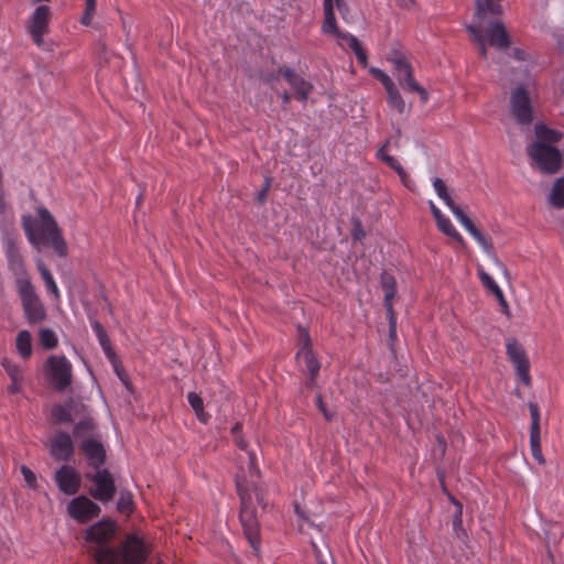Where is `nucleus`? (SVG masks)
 <instances>
[{
    "mask_svg": "<svg viewBox=\"0 0 564 564\" xmlns=\"http://www.w3.org/2000/svg\"><path fill=\"white\" fill-rule=\"evenodd\" d=\"M378 155L391 167L393 169L398 175L400 176L401 181L405 184L408 180V173L402 167V165L393 158L388 154L383 153V148H380L378 151Z\"/></svg>",
    "mask_w": 564,
    "mask_h": 564,
    "instance_id": "40",
    "label": "nucleus"
},
{
    "mask_svg": "<svg viewBox=\"0 0 564 564\" xmlns=\"http://www.w3.org/2000/svg\"><path fill=\"white\" fill-rule=\"evenodd\" d=\"M469 34L473 36L474 41L479 46V54L482 58H487V46H486V40L485 35L481 33V30L479 26H475L473 24H469L466 26Z\"/></svg>",
    "mask_w": 564,
    "mask_h": 564,
    "instance_id": "38",
    "label": "nucleus"
},
{
    "mask_svg": "<svg viewBox=\"0 0 564 564\" xmlns=\"http://www.w3.org/2000/svg\"><path fill=\"white\" fill-rule=\"evenodd\" d=\"M343 0H324V21L322 24V31L325 34L338 33V26L334 14V7L340 3Z\"/></svg>",
    "mask_w": 564,
    "mask_h": 564,
    "instance_id": "25",
    "label": "nucleus"
},
{
    "mask_svg": "<svg viewBox=\"0 0 564 564\" xmlns=\"http://www.w3.org/2000/svg\"><path fill=\"white\" fill-rule=\"evenodd\" d=\"M387 94H388V102H389V105L391 107L397 108V110L400 113L405 112L406 106H405V102H404L401 94L399 93L397 86H393V87H391V89H388Z\"/></svg>",
    "mask_w": 564,
    "mask_h": 564,
    "instance_id": "42",
    "label": "nucleus"
},
{
    "mask_svg": "<svg viewBox=\"0 0 564 564\" xmlns=\"http://www.w3.org/2000/svg\"><path fill=\"white\" fill-rule=\"evenodd\" d=\"M507 355L516 368L518 378L527 387L531 386V377L529 373L530 362L523 347L517 341L516 338H509L506 345Z\"/></svg>",
    "mask_w": 564,
    "mask_h": 564,
    "instance_id": "9",
    "label": "nucleus"
},
{
    "mask_svg": "<svg viewBox=\"0 0 564 564\" xmlns=\"http://www.w3.org/2000/svg\"><path fill=\"white\" fill-rule=\"evenodd\" d=\"M503 12L502 7L498 2H494V0H487L486 3H482L480 0L476 2V12L475 17L482 21L487 13L492 15H501Z\"/></svg>",
    "mask_w": 564,
    "mask_h": 564,
    "instance_id": "30",
    "label": "nucleus"
},
{
    "mask_svg": "<svg viewBox=\"0 0 564 564\" xmlns=\"http://www.w3.org/2000/svg\"><path fill=\"white\" fill-rule=\"evenodd\" d=\"M91 480L96 485V488L90 490V495L95 499L108 502L113 498L117 488L108 469H97Z\"/></svg>",
    "mask_w": 564,
    "mask_h": 564,
    "instance_id": "13",
    "label": "nucleus"
},
{
    "mask_svg": "<svg viewBox=\"0 0 564 564\" xmlns=\"http://www.w3.org/2000/svg\"><path fill=\"white\" fill-rule=\"evenodd\" d=\"M457 220L470 234V236L480 245L487 256L494 252V245L489 237H486L471 221L465 213H456Z\"/></svg>",
    "mask_w": 564,
    "mask_h": 564,
    "instance_id": "20",
    "label": "nucleus"
},
{
    "mask_svg": "<svg viewBox=\"0 0 564 564\" xmlns=\"http://www.w3.org/2000/svg\"><path fill=\"white\" fill-rule=\"evenodd\" d=\"M39 336L40 343L45 349H53L57 346V337L52 329L42 328Z\"/></svg>",
    "mask_w": 564,
    "mask_h": 564,
    "instance_id": "45",
    "label": "nucleus"
},
{
    "mask_svg": "<svg viewBox=\"0 0 564 564\" xmlns=\"http://www.w3.org/2000/svg\"><path fill=\"white\" fill-rule=\"evenodd\" d=\"M372 73L381 82L386 90L391 89V87L395 86L393 80L381 69H373Z\"/></svg>",
    "mask_w": 564,
    "mask_h": 564,
    "instance_id": "52",
    "label": "nucleus"
},
{
    "mask_svg": "<svg viewBox=\"0 0 564 564\" xmlns=\"http://www.w3.org/2000/svg\"><path fill=\"white\" fill-rule=\"evenodd\" d=\"M316 404L327 421H332L334 419L335 414L326 409L323 399L319 394H317L316 397Z\"/></svg>",
    "mask_w": 564,
    "mask_h": 564,
    "instance_id": "56",
    "label": "nucleus"
},
{
    "mask_svg": "<svg viewBox=\"0 0 564 564\" xmlns=\"http://www.w3.org/2000/svg\"><path fill=\"white\" fill-rule=\"evenodd\" d=\"M336 8H337V10L339 11V13H340L341 18H343L344 20L348 21V20H349V8H348V6L344 2V0H343L340 3H338V4L336 6Z\"/></svg>",
    "mask_w": 564,
    "mask_h": 564,
    "instance_id": "59",
    "label": "nucleus"
},
{
    "mask_svg": "<svg viewBox=\"0 0 564 564\" xmlns=\"http://www.w3.org/2000/svg\"><path fill=\"white\" fill-rule=\"evenodd\" d=\"M297 344L300 349L297 351V359H302L310 372V380L307 386L313 388L315 386L316 378L318 376L321 365L312 350V340L308 334V330L305 327H297Z\"/></svg>",
    "mask_w": 564,
    "mask_h": 564,
    "instance_id": "8",
    "label": "nucleus"
},
{
    "mask_svg": "<svg viewBox=\"0 0 564 564\" xmlns=\"http://www.w3.org/2000/svg\"><path fill=\"white\" fill-rule=\"evenodd\" d=\"M6 253L11 267L19 268L22 265V258L19 253L18 247L12 240L7 241Z\"/></svg>",
    "mask_w": 564,
    "mask_h": 564,
    "instance_id": "44",
    "label": "nucleus"
},
{
    "mask_svg": "<svg viewBox=\"0 0 564 564\" xmlns=\"http://www.w3.org/2000/svg\"><path fill=\"white\" fill-rule=\"evenodd\" d=\"M436 225H437V228L446 236H448L457 241H460V242L463 241L462 236L455 229L452 221L447 217L443 216L441 219L436 220Z\"/></svg>",
    "mask_w": 564,
    "mask_h": 564,
    "instance_id": "41",
    "label": "nucleus"
},
{
    "mask_svg": "<svg viewBox=\"0 0 564 564\" xmlns=\"http://www.w3.org/2000/svg\"><path fill=\"white\" fill-rule=\"evenodd\" d=\"M457 220L470 234V236L480 245L487 256L494 252V245L489 237H486L471 221L465 213H456Z\"/></svg>",
    "mask_w": 564,
    "mask_h": 564,
    "instance_id": "22",
    "label": "nucleus"
},
{
    "mask_svg": "<svg viewBox=\"0 0 564 564\" xmlns=\"http://www.w3.org/2000/svg\"><path fill=\"white\" fill-rule=\"evenodd\" d=\"M67 510L72 518L76 519L82 523H85L90 519L98 517L101 511L100 507L97 503H95L85 496L74 498L69 502Z\"/></svg>",
    "mask_w": 564,
    "mask_h": 564,
    "instance_id": "15",
    "label": "nucleus"
},
{
    "mask_svg": "<svg viewBox=\"0 0 564 564\" xmlns=\"http://www.w3.org/2000/svg\"><path fill=\"white\" fill-rule=\"evenodd\" d=\"M117 509L121 513L130 514L133 512V500L132 495L128 490H121L120 497L117 503Z\"/></svg>",
    "mask_w": 564,
    "mask_h": 564,
    "instance_id": "43",
    "label": "nucleus"
},
{
    "mask_svg": "<svg viewBox=\"0 0 564 564\" xmlns=\"http://www.w3.org/2000/svg\"><path fill=\"white\" fill-rule=\"evenodd\" d=\"M50 19L51 9L47 6H39L30 18L28 29L37 46L44 43L43 35L48 31Z\"/></svg>",
    "mask_w": 564,
    "mask_h": 564,
    "instance_id": "12",
    "label": "nucleus"
},
{
    "mask_svg": "<svg viewBox=\"0 0 564 564\" xmlns=\"http://www.w3.org/2000/svg\"><path fill=\"white\" fill-rule=\"evenodd\" d=\"M93 329L95 330L98 341L102 347L106 356L111 362H115V351L111 348L110 339L105 330L104 326L98 321L91 322Z\"/></svg>",
    "mask_w": 564,
    "mask_h": 564,
    "instance_id": "29",
    "label": "nucleus"
},
{
    "mask_svg": "<svg viewBox=\"0 0 564 564\" xmlns=\"http://www.w3.org/2000/svg\"><path fill=\"white\" fill-rule=\"evenodd\" d=\"M488 259H489V262H490V269L491 271L498 275V276H503L506 282L507 283H511V275L508 271V269L506 268V265L500 262L497 258V256L495 254V252H492L491 254L488 256Z\"/></svg>",
    "mask_w": 564,
    "mask_h": 564,
    "instance_id": "39",
    "label": "nucleus"
},
{
    "mask_svg": "<svg viewBox=\"0 0 564 564\" xmlns=\"http://www.w3.org/2000/svg\"><path fill=\"white\" fill-rule=\"evenodd\" d=\"M18 292L21 297L24 314L30 323L42 322L46 314L34 286L29 279H18Z\"/></svg>",
    "mask_w": 564,
    "mask_h": 564,
    "instance_id": "7",
    "label": "nucleus"
},
{
    "mask_svg": "<svg viewBox=\"0 0 564 564\" xmlns=\"http://www.w3.org/2000/svg\"><path fill=\"white\" fill-rule=\"evenodd\" d=\"M80 448L91 467L100 469L106 463V449L99 441L88 437L82 442Z\"/></svg>",
    "mask_w": 564,
    "mask_h": 564,
    "instance_id": "19",
    "label": "nucleus"
},
{
    "mask_svg": "<svg viewBox=\"0 0 564 564\" xmlns=\"http://www.w3.org/2000/svg\"><path fill=\"white\" fill-rule=\"evenodd\" d=\"M535 130V141H541L542 144H551L560 141L562 134L556 131L549 129L544 124L538 123L534 127Z\"/></svg>",
    "mask_w": 564,
    "mask_h": 564,
    "instance_id": "31",
    "label": "nucleus"
},
{
    "mask_svg": "<svg viewBox=\"0 0 564 564\" xmlns=\"http://www.w3.org/2000/svg\"><path fill=\"white\" fill-rule=\"evenodd\" d=\"M261 79L268 84L274 82L278 79V75H275L274 73H268L263 76H261Z\"/></svg>",
    "mask_w": 564,
    "mask_h": 564,
    "instance_id": "64",
    "label": "nucleus"
},
{
    "mask_svg": "<svg viewBox=\"0 0 564 564\" xmlns=\"http://www.w3.org/2000/svg\"><path fill=\"white\" fill-rule=\"evenodd\" d=\"M397 135L392 139H389L387 140V142L384 143V145L382 147L383 150L387 148V147H390L391 144H393L395 148H399L400 147V135H401V130L400 129H397Z\"/></svg>",
    "mask_w": 564,
    "mask_h": 564,
    "instance_id": "60",
    "label": "nucleus"
},
{
    "mask_svg": "<svg viewBox=\"0 0 564 564\" xmlns=\"http://www.w3.org/2000/svg\"><path fill=\"white\" fill-rule=\"evenodd\" d=\"M2 367L6 369L7 373L11 378L12 381H21L22 380V372L21 369L13 365L9 359L4 358L1 361Z\"/></svg>",
    "mask_w": 564,
    "mask_h": 564,
    "instance_id": "46",
    "label": "nucleus"
},
{
    "mask_svg": "<svg viewBox=\"0 0 564 564\" xmlns=\"http://www.w3.org/2000/svg\"><path fill=\"white\" fill-rule=\"evenodd\" d=\"M279 73L284 77V79L291 85V87L295 90L296 98L306 102L310 94L313 90V85L305 80L303 77L297 75L290 67H281Z\"/></svg>",
    "mask_w": 564,
    "mask_h": 564,
    "instance_id": "18",
    "label": "nucleus"
},
{
    "mask_svg": "<svg viewBox=\"0 0 564 564\" xmlns=\"http://www.w3.org/2000/svg\"><path fill=\"white\" fill-rule=\"evenodd\" d=\"M78 403L69 400L66 404H57L52 409V416L58 424L72 423L74 421L73 413L77 411Z\"/></svg>",
    "mask_w": 564,
    "mask_h": 564,
    "instance_id": "24",
    "label": "nucleus"
},
{
    "mask_svg": "<svg viewBox=\"0 0 564 564\" xmlns=\"http://www.w3.org/2000/svg\"><path fill=\"white\" fill-rule=\"evenodd\" d=\"M366 237V232L362 228L361 220L358 218L352 219V238L355 240H361Z\"/></svg>",
    "mask_w": 564,
    "mask_h": 564,
    "instance_id": "54",
    "label": "nucleus"
},
{
    "mask_svg": "<svg viewBox=\"0 0 564 564\" xmlns=\"http://www.w3.org/2000/svg\"><path fill=\"white\" fill-rule=\"evenodd\" d=\"M270 185H271L270 178H265V184H264L263 188L258 193V196H257V200L259 204H263L265 202L267 193L270 188Z\"/></svg>",
    "mask_w": 564,
    "mask_h": 564,
    "instance_id": "58",
    "label": "nucleus"
},
{
    "mask_svg": "<svg viewBox=\"0 0 564 564\" xmlns=\"http://www.w3.org/2000/svg\"><path fill=\"white\" fill-rule=\"evenodd\" d=\"M248 457L249 479L247 476H237L236 487L240 498L239 519L243 534L252 550L257 553L260 550V523L254 500L262 509L267 507V502L263 488L256 481V478L260 477V470L257 466V454L248 452Z\"/></svg>",
    "mask_w": 564,
    "mask_h": 564,
    "instance_id": "1",
    "label": "nucleus"
},
{
    "mask_svg": "<svg viewBox=\"0 0 564 564\" xmlns=\"http://www.w3.org/2000/svg\"><path fill=\"white\" fill-rule=\"evenodd\" d=\"M48 383L57 391H64L73 381V368L65 356H50L44 365Z\"/></svg>",
    "mask_w": 564,
    "mask_h": 564,
    "instance_id": "6",
    "label": "nucleus"
},
{
    "mask_svg": "<svg viewBox=\"0 0 564 564\" xmlns=\"http://www.w3.org/2000/svg\"><path fill=\"white\" fill-rule=\"evenodd\" d=\"M457 220L470 234V236L480 245L487 256L494 252V245L489 237H486L471 221L465 213H456Z\"/></svg>",
    "mask_w": 564,
    "mask_h": 564,
    "instance_id": "21",
    "label": "nucleus"
},
{
    "mask_svg": "<svg viewBox=\"0 0 564 564\" xmlns=\"http://www.w3.org/2000/svg\"><path fill=\"white\" fill-rule=\"evenodd\" d=\"M430 208H431V212H432L435 220H438L444 216L433 202H430Z\"/></svg>",
    "mask_w": 564,
    "mask_h": 564,
    "instance_id": "62",
    "label": "nucleus"
},
{
    "mask_svg": "<svg viewBox=\"0 0 564 564\" xmlns=\"http://www.w3.org/2000/svg\"><path fill=\"white\" fill-rule=\"evenodd\" d=\"M21 474L30 488L35 489L37 487L36 476L28 466H21Z\"/></svg>",
    "mask_w": 564,
    "mask_h": 564,
    "instance_id": "49",
    "label": "nucleus"
},
{
    "mask_svg": "<svg viewBox=\"0 0 564 564\" xmlns=\"http://www.w3.org/2000/svg\"><path fill=\"white\" fill-rule=\"evenodd\" d=\"M37 270L45 283L46 289L54 295L55 299H58L59 291L54 281V278H53L51 271L46 268V265L41 260L37 261Z\"/></svg>",
    "mask_w": 564,
    "mask_h": 564,
    "instance_id": "33",
    "label": "nucleus"
},
{
    "mask_svg": "<svg viewBox=\"0 0 564 564\" xmlns=\"http://www.w3.org/2000/svg\"><path fill=\"white\" fill-rule=\"evenodd\" d=\"M19 382L20 381H12V383L8 387V392L12 394L18 393L21 389Z\"/></svg>",
    "mask_w": 564,
    "mask_h": 564,
    "instance_id": "63",
    "label": "nucleus"
},
{
    "mask_svg": "<svg viewBox=\"0 0 564 564\" xmlns=\"http://www.w3.org/2000/svg\"><path fill=\"white\" fill-rule=\"evenodd\" d=\"M187 400L193 410L196 413L198 420L203 423L207 422L208 415L204 411L203 399L195 392H189L187 394Z\"/></svg>",
    "mask_w": 564,
    "mask_h": 564,
    "instance_id": "36",
    "label": "nucleus"
},
{
    "mask_svg": "<svg viewBox=\"0 0 564 564\" xmlns=\"http://www.w3.org/2000/svg\"><path fill=\"white\" fill-rule=\"evenodd\" d=\"M241 430V424L240 423H237L232 429H231V433L235 435V443L237 444V446L241 449V451H246L247 453L249 452L248 451V443L243 440V437L239 434Z\"/></svg>",
    "mask_w": 564,
    "mask_h": 564,
    "instance_id": "51",
    "label": "nucleus"
},
{
    "mask_svg": "<svg viewBox=\"0 0 564 564\" xmlns=\"http://www.w3.org/2000/svg\"><path fill=\"white\" fill-rule=\"evenodd\" d=\"M96 11V0H86V9L84 15L82 18V23L84 25H89L91 23L93 15Z\"/></svg>",
    "mask_w": 564,
    "mask_h": 564,
    "instance_id": "48",
    "label": "nucleus"
},
{
    "mask_svg": "<svg viewBox=\"0 0 564 564\" xmlns=\"http://www.w3.org/2000/svg\"><path fill=\"white\" fill-rule=\"evenodd\" d=\"M91 552L97 564H143L150 549L143 539L130 534L119 549L102 546L95 547Z\"/></svg>",
    "mask_w": 564,
    "mask_h": 564,
    "instance_id": "3",
    "label": "nucleus"
},
{
    "mask_svg": "<svg viewBox=\"0 0 564 564\" xmlns=\"http://www.w3.org/2000/svg\"><path fill=\"white\" fill-rule=\"evenodd\" d=\"M433 186H434V189L437 194V196L445 203V205L452 210V213L454 214V216L456 217V213H464L459 206H457L449 192H448V188L446 186V184L444 183V181L440 177H435L434 181H433Z\"/></svg>",
    "mask_w": 564,
    "mask_h": 564,
    "instance_id": "27",
    "label": "nucleus"
},
{
    "mask_svg": "<svg viewBox=\"0 0 564 564\" xmlns=\"http://www.w3.org/2000/svg\"><path fill=\"white\" fill-rule=\"evenodd\" d=\"M435 451H437L440 453V455H442V456L445 454L446 442L443 436H437Z\"/></svg>",
    "mask_w": 564,
    "mask_h": 564,
    "instance_id": "61",
    "label": "nucleus"
},
{
    "mask_svg": "<svg viewBox=\"0 0 564 564\" xmlns=\"http://www.w3.org/2000/svg\"><path fill=\"white\" fill-rule=\"evenodd\" d=\"M511 111L518 123L530 124L532 122L531 102L528 91L523 87H518L512 91Z\"/></svg>",
    "mask_w": 564,
    "mask_h": 564,
    "instance_id": "11",
    "label": "nucleus"
},
{
    "mask_svg": "<svg viewBox=\"0 0 564 564\" xmlns=\"http://www.w3.org/2000/svg\"><path fill=\"white\" fill-rule=\"evenodd\" d=\"M55 481L58 489L68 496L77 494L80 487V476L74 467L68 465H63L56 470Z\"/></svg>",
    "mask_w": 564,
    "mask_h": 564,
    "instance_id": "17",
    "label": "nucleus"
},
{
    "mask_svg": "<svg viewBox=\"0 0 564 564\" xmlns=\"http://www.w3.org/2000/svg\"><path fill=\"white\" fill-rule=\"evenodd\" d=\"M451 500L453 501V503L456 506V511L453 516V525L454 528H459L463 523V520H462V517H463V505L455 500L453 497L451 498Z\"/></svg>",
    "mask_w": 564,
    "mask_h": 564,
    "instance_id": "53",
    "label": "nucleus"
},
{
    "mask_svg": "<svg viewBox=\"0 0 564 564\" xmlns=\"http://www.w3.org/2000/svg\"><path fill=\"white\" fill-rule=\"evenodd\" d=\"M74 443L68 433L59 431L50 441V455L57 462H69L74 455Z\"/></svg>",
    "mask_w": 564,
    "mask_h": 564,
    "instance_id": "16",
    "label": "nucleus"
},
{
    "mask_svg": "<svg viewBox=\"0 0 564 564\" xmlns=\"http://www.w3.org/2000/svg\"><path fill=\"white\" fill-rule=\"evenodd\" d=\"M528 155L542 173L555 174L561 170L562 154L551 144L534 141L528 147Z\"/></svg>",
    "mask_w": 564,
    "mask_h": 564,
    "instance_id": "5",
    "label": "nucleus"
},
{
    "mask_svg": "<svg viewBox=\"0 0 564 564\" xmlns=\"http://www.w3.org/2000/svg\"><path fill=\"white\" fill-rule=\"evenodd\" d=\"M488 42L491 46L499 50H506L510 45L509 34L501 22H492L489 24L487 31Z\"/></svg>",
    "mask_w": 564,
    "mask_h": 564,
    "instance_id": "23",
    "label": "nucleus"
},
{
    "mask_svg": "<svg viewBox=\"0 0 564 564\" xmlns=\"http://www.w3.org/2000/svg\"><path fill=\"white\" fill-rule=\"evenodd\" d=\"M544 535L547 553L552 557L551 545H556L558 543L563 535L562 529L557 524H550L547 529L544 530Z\"/></svg>",
    "mask_w": 564,
    "mask_h": 564,
    "instance_id": "34",
    "label": "nucleus"
},
{
    "mask_svg": "<svg viewBox=\"0 0 564 564\" xmlns=\"http://www.w3.org/2000/svg\"><path fill=\"white\" fill-rule=\"evenodd\" d=\"M389 318V337L390 339H394L397 336V318L393 312V308H391V313H387Z\"/></svg>",
    "mask_w": 564,
    "mask_h": 564,
    "instance_id": "55",
    "label": "nucleus"
},
{
    "mask_svg": "<svg viewBox=\"0 0 564 564\" xmlns=\"http://www.w3.org/2000/svg\"><path fill=\"white\" fill-rule=\"evenodd\" d=\"M329 34L335 36L338 40L339 44H341L343 41H347L349 47L355 52L357 59L364 65L367 63V54L360 46V43L356 36L347 34V33H343L339 30H338V33H329Z\"/></svg>",
    "mask_w": 564,
    "mask_h": 564,
    "instance_id": "28",
    "label": "nucleus"
},
{
    "mask_svg": "<svg viewBox=\"0 0 564 564\" xmlns=\"http://www.w3.org/2000/svg\"><path fill=\"white\" fill-rule=\"evenodd\" d=\"M17 349L22 358L26 359L32 354V336L28 330H21L17 336Z\"/></svg>",
    "mask_w": 564,
    "mask_h": 564,
    "instance_id": "32",
    "label": "nucleus"
},
{
    "mask_svg": "<svg viewBox=\"0 0 564 564\" xmlns=\"http://www.w3.org/2000/svg\"><path fill=\"white\" fill-rule=\"evenodd\" d=\"M96 11V0H86V9L84 15L82 18V23L84 25H89L91 23L93 15Z\"/></svg>",
    "mask_w": 564,
    "mask_h": 564,
    "instance_id": "47",
    "label": "nucleus"
},
{
    "mask_svg": "<svg viewBox=\"0 0 564 564\" xmlns=\"http://www.w3.org/2000/svg\"><path fill=\"white\" fill-rule=\"evenodd\" d=\"M479 279L482 283V285L491 293L496 288H498V284L494 281V279L482 269L478 270Z\"/></svg>",
    "mask_w": 564,
    "mask_h": 564,
    "instance_id": "50",
    "label": "nucleus"
},
{
    "mask_svg": "<svg viewBox=\"0 0 564 564\" xmlns=\"http://www.w3.org/2000/svg\"><path fill=\"white\" fill-rule=\"evenodd\" d=\"M528 408L531 416L530 447L533 458L540 464H545L541 448L540 409L535 402H529Z\"/></svg>",
    "mask_w": 564,
    "mask_h": 564,
    "instance_id": "14",
    "label": "nucleus"
},
{
    "mask_svg": "<svg viewBox=\"0 0 564 564\" xmlns=\"http://www.w3.org/2000/svg\"><path fill=\"white\" fill-rule=\"evenodd\" d=\"M37 216L39 219L31 215L22 216V227L29 242L37 250L50 243L57 256L66 257L67 243L53 215L45 207H39Z\"/></svg>",
    "mask_w": 564,
    "mask_h": 564,
    "instance_id": "2",
    "label": "nucleus"
},
{
    "mask_svg": "<svg viewBox=\"0 0 564 564\" xmlns=\"http://www.w3.org/2000/svg\"><path fill=\"white\" fill-rule=\"evenodd\" d=\"M500 305V310L501 312L510 317L511 316V313H510V308H509V305H508V302L507 300L505 299V295L503 293H499L497 296H495Z\"/></svg>",
    "mask_w": 564,
    "mask_h": 564,
    "instance_id": "57",
    "label": "nucleus"
},
{
    "mask_svg": "<svg viewBox=\"0 0 564 564\" xmlns=\"http://www.w3.org/2000/svg\"><path fill=\"white\" fill-rule=\"evenodd\" d=\"M380 284L384 291V307L387 310V313H391V308H393L392 299L395 295V289H397L395 279L392 274L384 271L381 273Z\"/></svg>",
    "mask_w": 564,
    "mask_h": 564,
    "instance_id": "26",
    "label": "nucleus"
},
{
    "mask_svg": "<svg viewBox=\"0 0 564 564\" xmlns=\"http://www.w3.org/2000/svg\"><path fill=\"white\" fill-rule=\"evenodd\" d=\"M393 68V75L395 76L399 85L409 93H416L420 99L425 104L429 99V94L424 87H422L413 77V68L403 54L394 52L389 58Z\"/></svg>",
    "mask_w": 564,
    "mask_h": 564,
    "instance_id": "4",
    "label": "nucleus"
},
{
    "mask_svg": "<svg viewBox=\"0 0 564 564\" xmlns=\"http://www.w3.org/2000/svg\"><path fill=\"white\" fill-rule=\"evenodd\" d=\"M550 203L557 207H564V177L556 181L550 193Z\"/></svg>",
    "mask_w": 564,
    "mask_h": 564,
    "instance_id": "35",
    "label": "nucleus"
},
{
    "mask_svg": "<svg viewBox=\"0 0 564 564\" xmlns=\"http://www.w3.org/2000/svg\"><path fill=\"white\" fill-rule=\"evenodd\" d=\"M96 429V423L93 419H85L78 422L73 430V435L75 437H86L94 434Z\"/></svg>",
    "mask_w": 564,
    "mask_h": 564,
    "instance_id": "37",
    "label": "nucleus"
},
{
    "mask_svg": "<svg viewBox=\"0 0 564 564\" xmlns=\"http://www.w3.org/2000/svg\"><path fill=\"white\" fill-rule=\"evenodd\" d=\"M116 533V523L109 519H104L86 530L85 539L87 542L95 543L90 546L88 552L93 556L91 550L95 547L109 546L108 543L112 540Z\"/></svg>",
    "mask_w": 564,
    "mask_h": 564,
    "instance_id": "10",
    "label": "nucleus"
}]
</instances>
